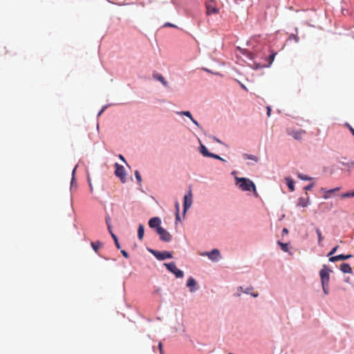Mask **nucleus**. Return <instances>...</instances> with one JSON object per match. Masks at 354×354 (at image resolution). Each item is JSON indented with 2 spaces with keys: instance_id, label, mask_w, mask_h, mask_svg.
<instances>
[{
  "instance_id": "18",
  "label": "nucleus",
  "mask_w": 354,
  "mask_h": 354,
  "mask_svg": "<svg viewBox=\"0 0 354 354\" xmlns=\"http://www.w3.org/2000/svg\"><path fill=\"white\" fill-rule=\"evenodd\" d=\"M287 185L290 189V192H293L295 190V182L294 180L290 178H286Z\"/></svg>"
},
{
  "instance_id": "26",
  "label": "nucleus",
  "mask_w": 354,
  "mask_h": 354,
  "mask_svg": "<svg viewBox=\"0 0 354 354\" xmlns=\"http://www.w3.org/2000/svg\"><path fill=\"white\" fill-rule=\"evenodd\" d=\"M297 177L299 178H300L301 180H310L312 179L311 177H309V176H308L306 175H304V174H300V173L297 174Z\"/></svg>"
},
{
  "instance_id": "2",
  "label": "nucleus",
  "mask_w": 354,
  "mask_h": 354,
  "mask_svg": "<svg viewBox=\"0 0 354 354\" xmlns=\"http://www.w3.org/2000/svg\"><path fill=\"white\" fill-rule=\"evenodd\" d=\"M149 251L159 261H163L166 259H171L173 257L172 252H160L153 249H149Z\"/></svg>"
},
{
  "instance_id": "31",
  "label": "nucleus",
  "mask_w": 354,
  "mask_h": 354,
  "mask_svg": "<svg viewBox=\"0 0 354 354\" xmlns=\"http://www.w3.org/2000/svg\"><path fill=\"white\" fill-rule=\"evenodd\" d=\"M322 288H323V291L324 292L325 295H328L329 293V291H328V284H324V285H322Z\"/></svg>"
},
{
  "instance_id": "41",
  "label": "nucleus",
  "mask_w": 354,
  "mask_h": 354,
  "mask_svg": "<svg viewBox=\"0 0 354 354\" xmlns=\"http://www.w3.org/2000/svg\"><path fill=\"white\" fill-rule=\"evenodd\" d=\"M175 207L176 209V212H179V203L178 202H176V203H175Z\"/></svg>"
},
{
  "instance_id": "38",
  "label": "nucleus",
  "mask_w": 354,
  "mask_h": 354,
  "mask_svg": "<svg viewBox=\"0 0 354 354\" xmlns=\"http://www.w3.org/2000/svg\"><path fill=\"white\" fill-rule=\"evenodd\" d=\"M111 217L109 216H106L105 218L106 224H111Z\"/></svg>"
},
{
  "instance_id": "23",
  "label": "nucleus",
  "mask_w": 354,
  "mask_h": 354,
  "mask_svg": "<svg viewBox=\"0 0 354 354\" xmlns=\"http://www.w3.org/2000/svg\"><path fill=\"white\" fill-rule=\"evenodd\" d=\"M243 157L245 159L252 160H254L256 162H258V160H259V158L256 156H254V155H250V154L245 153V154H243Z\"/></svg>"
},
{
  "instance_id": "15",
  "label": "nucleus",
  "mask_w": 354,
  "mask_h": 354,
  "mask_svg": "<svg viewBox=\"0 0 354 354\" xmlns=\"http://www.w3.org/2000/svg\"><path fill=\"white\" fill-rule=\"evenodd\" d=\"M177 113L180 115H185V116L188 117L195 125H196L198 127L201 128L200 124L196 120H194L193 118V117L189 111H180V112H178Z\"/></svg>"
},
{
  "instance_id": "35",
  "label": "nucleus",
  "mask_w": 354,
  "mask_h": 354,
  "mask_svg": "<svg viewBox=\"0 0 354 354\" xmlns=\"http://www.w3.org/2000/svg\"><path fill=\"white\" fill-rule=\"evenodd\" d=\"M337 248H338V246H335V248H333L330 250V252L328 253V256H331V255H333V254H335V252L337 251Z\"/></svg>"
},
{
  "instance_id": "7",
  "label": "nucleus",
  "mask_w": 354,
  "mask_h": 354,
  "mask_svg": "<svg viewBox=\"0 0 354 354\" xmlns=\"http://www.w3.org/2000/svg\"><path fill=\"white\" fill-rule=\"evenodd\" d=\"M157 233L160 236V240L164 242H169L171 240V235L163 227H158Z\"/></svg>"
},
{
  "instance_id": "27",
  "label": "nucleus",
  "mask_w": 354,
  "mask_h": 354,
  "mask_svg": "<svg viewBox=\"0 0 354 354\" xmlns=\"http://www.w3.org/2000/svg\"><path fill=\"white\" fill-rule=\"evenodd\" d=\"M111 236H112L113 239L114 240V243H115V245L116 248L118 249H120V243L118 242V239L117 236L113 233H111Z\"/></svg>"
},
{
  "instance_id": "16",
  "label": "nucleus",
  "mask_w": 354,
  "mask_h": 354,
  "mask_svg": "<svg viewBox=\"0 0 354 354\" xmlns=\"http://www.w3.org/2000/svg\"><path fill=\"white\" fill-rule=\"evenodd\" d=\"M187 286L190 288V292H194L196 290V281L193 277H189L187 281Z\"/></svg>"
},
{
  "instance_id": "28",
  "label": "nucleus",
  "mask_w": 354,
  "mask_h": 354,
  "mask_svg": "<svg viewBox=\"0 0 354 354\" xmlns=\"http://www.w3.org/2000/svg\"><path fill=\"white\" fill-rule=\"evenodd\" d=\"M278 244L281 246L282 250H283L284 252H288V243H283L279 241Z\"/></svg>"
},
{
  "instance_id": "49",
  "label": "nucleus",
  "mask_w": 354,
  "mask_h": 354,
  "mask_svg": "<svg viewBox=\"0 0 354 354\" xmlns=\"http://www.w3.org/2000/svg\"><path fill=\"white\" fill-rule=\"evenodd\" d=\"M89 186H90L91 192H93V187H92V185H91V183L90 182H89Z\"/></svg>"
},
{
  "instance_id": "1",
  "label": "nucleus",
  "mask_w": 354,
  "mask_h": 354,
  "mask_svg": "<svg viewBox=\"0 0 354 354\" xmlns=\"http://www.w3.org/2000/svg\"><path fill=\"white\" fill-rule=\"evenodd\" d=\"M235 179L236 181V185H239V187L242 191H250L251 189L252 188L253 191L254 192V194L256 196L257 195L255 185L251 180L246 178H239V177H236Z\"/></svg>"
},
{
  "instance_id": "48",
  "label": "nucleus",
  "mask_w": 354,
  "mask_h": 354,
  "mask_svg": "<svg viewBox=\"0 0 354 354\" xmlns=\"http://www.w3.org/2000/svg\"><path fill=\"white\" fill-rule=\"evenodd\" d=\"M119 158H120V159H121L122 160H123L124 162H125V159H124V156H123L120 155V156H119Z\"/></svg>"
},
{
  "instance_id": "21",
  "label": "nucleus",
  "mask_w": 354,
  "mask_h": 354,
  "mask_svg": "<svg viewBox=\"0 0 354 354\" xmlns=\"http://www.w3.org/2000/svg\"><path fill=\"white\" fill-rule=\"evenodd\" d=\"M253 290V288L251 286V287H248L243 292L246 293V294H249L250 295H252L253 297H257L259 294L258 293H255L254 292H252Z\"/></svg>"
},
{
  "instance_id": "24",
  "label": "nucleus",
  "mask_w": 354,
  "mask_h": 354,
  "mask_svg": "<svg viewBox=\"0 0 354 354\" xmlns=\"http://www.w3.org/2000/svg\"><path fill=\"white\" fill-rule=\"evenodd\" d=\"M91 247L95 250V252H97L98 248L102 245V243L99 241L97 242H91Z\"/></svg>"
},
{
  "instance_id": "3",
  "label": "nucleus",
  "mask_w": 354,
  "mask_h": 354,
  "mask_svg": "<svg viewBox=\"0 0 354 354\" xmlns=\"http://www.w3.org/2000/svg\"><path fill=\"white\" fill-rule=\"evenodd\" d=\"M330 270L328 269L326 265H324L319 271V276L321 278L322 285L328 284L330 280Z\"/></svg>"
},
{
  "instance_id": "20",
  "label": "nucleus",
  "mask_w": 354,
  "mask_h": 354,
  "mask_svg": "<svg viewBox=\"0 0 354 354\" xmlns=\"http://www.w3.org/2000/svg\"><path fill=\"white\" fill-rule=\"evenodd\" d=\"M277 55V53L275 52H272L270 55L269 57H268L267 59V61H268V64L266 65H265L264 66H267V67H269L272 63L273 62L274 59V57Z\"/></svg>"
},
{
  "instance_id": "44",
  "label": "nucleus",
  "mask_w": 354,
  "mask_h": 354,
  "mask_svg": "<svg viewBox=\"0 0 354 354\" xmlns=\"http://www.w3.org/2000/svg\"><path fill=\"white\" fill-rule=\"evenodd\" d=\"M165 26H169V27H176L175 25L172 24H170V23H167L165 24Z\"/></svg>"
},
{
  "instance_id": "43",
  "label": "nucleus",
  "mask_w": 354,
  "mask_h": 354,
  "mask_svg": "<svg viewBox=\"0 0 354 354\" xmlns=\"http://www.w3.org/2000/svg\"><path fill=\"white\" fill-rule=\"evenodd\" d=\"M267 115L268 116H270V113H271V109L270 106H267Z\"/></svg>"
},
{
  "instance_id": "29",
  "label": "nucleus",
  "mask_w": 354,
  "mask_h": 354,
  "mask_svg": "<svg viewBox=\"0 0 354 354\" xmlns=\"http://www.w3.org/2000/svg\"><path fill=\"white\" fill-rule=\"evenodd\" d=\"M135 176H136V178L138 183H140L141 181H142V178H141V176L140 174V172L138 170H136L135 171Z\"/></svg>"
},
{
  "instance_id": "10",
  "label": "nucleus",
  "mask_w": 354,
  "mask_h": 354,
  "mask_svg": "<svg viewBox=\"0 0 354 354\" xmlns=\"http://www.w3.org/2000/svg\"><path fill=\"white\" fill-rule=\"evenodd\" d=\"M202 255H206L208 258L212 261H218L221 257L220 252L218 249H214L209 252H205Z\"/></svg>"
},
{
  "instance_id": "45",
  "label": "nucleus",
  "mask_w": 354,
  "mask_h": 354,
  "mask_svg": "<svg viewBox=\"0 0 354 354\" xmlns=\"http://www.w3.org/2000/svg\"><path fill=\"white\" fill-rule=\"evenodd\" d=\"M158 348H159V350H160V353H162V344L161 342H160L158 344Z\"/></svg>"
},
{
  "instance_id": "37",
  "label": "nucleus",
  "mask_w": 354,
  "mask_h": 354,
  "mask_svg": "<svg viewBox=\"0 0 354 354\" xmlns=\"http://www.w3.org/2000/svg\"><path fill=\"white\" fill-rule=\"evenodd\" d=\"M314 186V183L310 184L304 187L305 190H310Z\"/></svg>"
},
{
  "instance_id": "4",
  "label": "nucleus",
  "mask_w": 354,
  "mask_h": 354,
  "mask_svg": "<svg viewBox=\"0 0 354 354\" xmlns=\"http://www.w3.org/2000/svg\"><path fill=\"white\" fill-rule=\"evenodd\" d=\"M167 269L172 272L176 278H183L184 276V273L182 270L177 268L176 264L174 262H171L169 263H165L164 264Z\"/></svg>"
},
{
  "instance_id": "30",
  "label": "nucleus",
  "mask_w": 354,
  "mask_h": 354,
  "mask_svg": "<svg viewBox=\"0 0 354 354\" xmlns=\"http://www.w3.org/2000/svg\"><path fill=\"white\" fill-rule=\"evenodd\" d=\"M354 196V192H347L345 194H343L342 195V198H348V197H353Z\"/></svg>"
},
{
  "instance_id": "22",
  "label": "nucleus",
  "mask_w": 354,
  "mask_h": 354,
  "mask_svg": "<svg viewBox=\"0 0 354 354\" xmlns=\"http://www.w3.org/2000/svg\"><path fill=\"white\" fill-rule=\"evenodd\" d=\"M200 151L201 153L204 156H207V157H209L211 153L210 152L208 151V150L207 149V148L204 146V145H201V149H200Z\"/></svg>"
},
{
  "instance_id": "50",
  "label": "nucleus",
  "mask_w": 354,
  "mask_h": 354,
  "mask_svg": "<svg viewBox=\"0 0 354 354\" xmlns=\"http://www.w3.org/2000/svg\"><path fill=\"white\" fill-rule=\"evenodd\" d=\"M349 281H350V279L348 277L345 280V281L347 282V283H348Z\"/></svg>"
},
{
  "instance_id": "33",
  "label": "nucleus",
  "mask_w": 354,
  "mask_h": 354,
  "mask_svg": "<svg viewBox=\"0 0 354 354\" xmlns=\"http://www.w3.org/2000/svg\"><path fill=\"white\" fill-rule=\"evenodd\" d=\"M209 157L224 161V160L222 158H221L218 155H216V154L211 153Z\"/></svg>"
},
{
  "instance_id": "46",
  "label": "nucleus",
  "mask_w": 354,
  "mask_h": 354,
  "mask_svg": "<svg viewBox=\"0 0 354 354\" xmlns=\"http://www.w3.org/2000/svg\"><path fill=\"white\" fill-rule=\"evenodd\" d=\"M176 221H179L180 220L179 212H176Z\"/></svg>"
},
{
  "instance_id": "8",
  "label": "nucleus",
  "mask_w": 354,
  "mask_h": 354,
  "mask_svg": "<svg viewBox=\"0 0 354 354\" xmlns=\"http://www.w3.org/2000/svg\"><path fill=\"white\" fill-rule=\"evenodd\" d=\"M115 174L116 176L120 178L122 183L125 182V174H124V168L123 166L119 165L118 163L115 164Z\"/></svg>"
},
{
  "instance_id": "9",
  "label": "nucleus",
  "mask_w": 354,
  "mask_h": 354,
  "mask_svg": "<svg viewBox=\"0 0 354 354\" xmlns=\"http://www.w3.org/2000/svg\"><path fill=\"white\" fill-rule=\"evenodd\" d=\"M192 204V192L189 191L188 194H186L184 196V203H183V213L185 214L186 211L191 207Z\"/></svg>"
},
{
  "instance_id": "12",
  "label": "nucleus",
  "mask_w": 354,
  "mask_h": 354,
  "mask_svg": "<svg viewBox=\"0 0 354 354\" xmlns=\"http://www.w3.org/2000/svg\"><path fill=\"white\" fill-rule=\"evenodd\" d=\"M351 257H352L351 254H346V255L339 254L337 256H333V257H330L329 261L330 262H335V261H341V260H346V259H350Z\"/></svg>"
},
{
  "instance_id": "6",
  "label": "nucleus",
  "mask_w": 354,
  "mask_h": 354,
  "mask_svg": "<svg viewBox=\"0 0 354 354\" xmlns=\"http://www.w3.org/2000/svg\"><path fill=\"white\" fill-rule=\"evenodd\" d=\"M287 133L289 136H292L295 140H301L303 138V136L306 133V131L304 129L294 130L288 129H287Z\"/></svg>"
},
{
  "instance_id": "14",
  "label": "nucleus",
  "mask_w": 354,
  "mask_h": 354,
  "mask_svg": "<svg viewBox=\"0 0 354 354\" xmlns=\"http://www.w3.org/2000/svg\"><path fill=\"white\" fill-rule=\"evenodd\" d=\"M306 197H301L299 198L297 206L305 207L308 205L309 197L307 193H306Z\"/></svg>"
},
{
  "instance_id": "13",
  "label": "nucleus",
  "mask_w": 354,
  "mask_h": 354,
  "mask_svg": "<svg viewBox=\"0 0 354 354\" xmlns=\"http://www.w3.org/2000/svg\"><path fill=\"white\" fill-rule=\"evenodd\" d=\"M152 76L155 80H157L159 82H160L162 84V85L165 87L168 86V82L166 81L165 77L161 74L154 72L153 73Z\"/></svg>"
},
{
  "instance_id": "39",
  "label": "nucleus",
  "mask_w": 354,
  "mask_h": 354,
  "mask_svg": "<svg viewBox=\"0 0 354 354\" xmlns=\"http://www.w3.org/2000/svg\"><path fill=\"white\" fill-rule=\"evenodd\" d=\"M121 253L126 259L129 258V254L125 250H121Z\"/></svg>"
},
{
  "instance_id": "40",
  "label": "nucleus",
  "mask_w": 354,
  "mask_h": 354,
  "mask_svg": "<svg viewBox=\"0 0 354 354\" xmlns=\"http://www.w3.org/2000/svg\"><path fill=\"white\" fill-rule=\"evenodd\" d=\"M339 190V187H336V188L328 190L327 192H333L334 193L335 192H337Z\"/></svg>"
},
{
  "instance_id": "32",
  "label": "nucleus",
  "mask_w": 354,
  "mask_h": 354,
  "mask_svg": "<svg viewBox=\"0 0 354 354\" xmlns=\"http://www.w3.org/2000/svg\"><path fill=\"white\" fill-rule=\"evenodd\" d=\"M322 191L324 192V195L323 196V197L325 198V199H327L328 198V194H332L333 192H327L328 190H326V189L324 188H322L321 189Z\"/></svg>"
},
{
  "instance_id": "34",
  "label": "nucleus",
  "mask_w": 354,
  "mask_h": 354,
  "mask_svg": "<svg viewBox=\"0 0 354 354\" xmlns=\"http://www.w3.org/2000/svg\"><path fill=\"white\" fill-rule=\"evenodd\" d=\"M75 169H76V167L73 169V172H72L73 177H72V179H71V187H73V184H75V177H74V175H75Z\"/></svg>"
},
{
  "instance_id": "19",
  "label": "nucleus",
  "mask_w": 354,
  "mask_h": 354,
  "mask_svg": "<svg viewBox=\"0 0 354 354\" xmlns=\"http://www.w3.org/2000/svg\"><path fill=\"white\" fill-rule=\"evenodd\" d=\"M145 233V228L142 224H140L138 229V237L140 240H142Z\"/></svg>"
},
{
  "instance_id": "17",
  "label": "nucleus",
  "mask_w": 354,
  "mask_h": 354,
  "mask_svg": "<svg viewBox=\"0 0 354 354\" xmlns=\"http://www.w3.org/2000/svg\"><path fill=\"white\" fill-rule=\"evenodd\" d=\"M340 270L344 273H352L353 270L348 263H344L340 266Z\"/></svg>"
},
{
  "instance_id": "11",
  "label": "nucleus",
  "mask_w": 354,
  "mask_h": 354,
  "mask_svg": "<svg viewBox=\"0 0 354 354\" xmlns=\"http://www.w3.org/2000/svg\"><path fill=\"white\" fill-rule=\"evenodd\" d=\"M161 221L158 217H153L151 218L149 221V225L151 228H156L158 227H162L160 225Z\"/></svg>"
},
{
  "instance_id": "47",
  "label": "nucleus",
  "mask_w": 354,
  "mask_h": 354,
  "mask_svg": "<svg viewBox=\"0 0 354 354\" xmlns=\"http://www.w3.org/2000/svg\"><path fill=\"white\" fill-rule=\"evenodd\" d=\"M282 233L287 234L288 233V229L283 228V230H282Z\"/></svg>"
},
{
  "instance_id": "25",
  "label": "nucleus",
  "mask_w": 354,
  "mask_h": 354,
  "mask_svg": "<svg viewBox=\"0 0 354 354\" xmlns=\"http://www.w3.org/2000/svg\"><path fill=\"white\" fill-rule=\"evenodd\" d=\"M315 231H316V233H317V236H318V244L319 245H322L321 243H322V242L323 241V239H324L322 235V232H321V231H320V230L319 228H316Z\"/></svg>"
},
{
  "instance_id": "42",
  "label": "nucleus",
  "mask_w": 354,
  "mask_h": 354,
  "mask_svg": "<svg viewBox=\"0 0 354 354\" xmlns=\"http://www.w3.org/2000/svg\"><path fill=\"white\" fill-rule=\"evenodd\" d=\"M106 225H107L108 230H109V233L111 234V233H113L112 230H111V224H106Z\"/></svg>"
},
{
  "instance_id": "36",
  "label": "nucleus",
  "mask_w": 354,
  "mask_h": 354,
  "mask_svg": "<svg viewBox=\"0 0 354 354\" xmlns=\"http://www.w3.org/2000/svg\"><path fill=\"white\" fill-rule=\"evenodd\" d=\"M345 125L348 128V129L354 136V129L348 123H346Z\"/></svg>"
},
{
  "instance_id": "5",
  "label": "nucleus",
  "mask_w": 354,
  "mask_h": 354,
  "mask_svg": "<svg viewBox=\"0 0 354 354\" xmlns=\"http://www.w3.org/2000/svg\"><path fill=\"white\" fill-rule=\"evenodd\" d=\"M206 14L210 15L212 14H218L219 10L216 8V3L214 0H210L205 3Z\"/></svg>"
}]
</instances>
